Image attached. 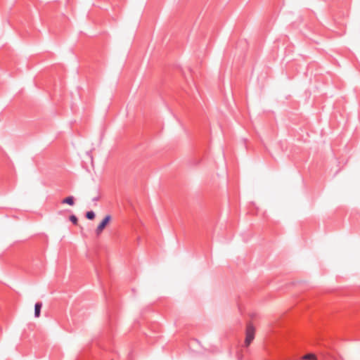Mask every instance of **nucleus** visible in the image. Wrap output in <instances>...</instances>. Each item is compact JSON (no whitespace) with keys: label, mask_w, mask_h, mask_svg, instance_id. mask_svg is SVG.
Segmentation results:
<instances>
[{"label":"nucleus","mask_w":360,"mask_h":360,"mask_svg":"<svg viewBox=\"0 0 360 360\" xmlns=\"http://www.w3.org/2000/svg\"><path fill=\"white\" fill-rule=\"evenodd\" d=\"M255 327L252 323H248L246 327V336L245 340V347H248L255 338Z\"/></svg>","instance_id":"f257e3e1"},{"label":"nucleus","mask_w":360,"mask_h":360,"mask_svg":"<svg viewBox=\"0 0 360 360\" xmlns=\"http://www.w3.org/2000/svg\"><path fill=\"white\" fill-rule=\"evenodd\" d=\"M110 219H111V216L109 215V214L106 215L103 219V220L101 221V223L98 224V226H97V228L96 229V234L97 236H99L102 233L103 230L108 224V223L110 222Z\"/></svg>","instance_id":"f03ea898"},{"label":"nucleus","mask_w":360,"mask_h":360,"mask_svg":"<svg viewBox=\"0 0 360 360\" xmlns=\"http://www.w3.org/2000/svg\"><path fill=\"white\" fill-rule=\"evenodd\" d=\"M41 307L42 303L40 302H38L34 304V316L36 318L39 317Z\"/></svg>","instance_id":"7ed1b4c3"},{"label":"nucleus","mask_w":360,"mask_h":360,"mask_svg":"<svg viewBox=\"0 0 360 360\" xmlns=\"http://www.w3.org/2000/svg\"><path fill=\"white\" fill-rule=\"evenodd\" d=\"M63 204H68L70 206L75 205V199L73 196H68L62 200Z\"/></svg>","instance_id":"20e7f679"},{"label":"nucleus","mask_w":360,"mask_h":360,"mask_svg":"<svg viewBox=\"0 0 360 360\" xmlns=\"http://www.w3.org/2000/svg\"><path fill=\"white\" fill-rule=\"evenodd\" d=\"M304 360H316V356L313 354H307L302 356Z\"/></svg>","instance_id":"39448f33"},{"label":"nucleus","mask_w":360,"mask_h":360,"mask_svg":"<svg viewBox=\"0 0 360 360\" xmlns=\"http://www.w3.org/2000/svg\"><path fill=\"white\" fill-rule=\"evenodd\" d=\"M86 219L89 220H93L95 218V213L94 211H88L86 213Z\"/></svg>","instance_id":"423d86ee"},{"label":"nucleus","mask_w":360,"mask_h":360,"mask_svg":"<svg viewBox=\"0 0 360 360\" xmlns=\"http://www.w3.org/2000/svg\"><path fill=\"white\" fill-rule=\"evenodd\" d=\"M70 221L75 225H77V222H78V219H77V217L74 215V214H72L70 216Z\"/></svg>","instance_id":"0eeeda50"},{"label":"nucleus","mask_w":360,"mask_h":360,"mask_svg":"<svg viewBox=\"0 0 360 360\" xmlns=\"http://www.w3.org/2000/svg\"><path fill=\"white\" fill-rule=\"evenodd\" d=\"M92 200H93V201H95V202H96V201H97V200H98V197H95V198H94L92 199Z\"/></svg>","instance_id":"6e6552de"}]
</instances>
